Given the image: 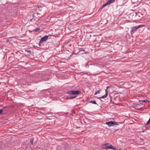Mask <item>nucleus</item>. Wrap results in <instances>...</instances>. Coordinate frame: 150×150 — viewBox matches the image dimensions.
I'll use <instances>...</instances> for the list:
<instances>
[{
  "label": "nucleus",
  "mask_w": 150,
  "mask_h": 150,
  "mask_svg": "<svg viewBox=\"0 0 150 150\" xmlns=\"http://www.w3.org/2000/svg\"><path fill=\"white\" fill-rule=\"evenodd\" d=\"M89 102L94 104H97V105H98V104L97 103L95 100H91L89 101Z\"/></svg>",
  "instance_id": "9b49d317"
},
{
  "label": "nucleus",
  "mask_w": 150,
  "mask_h": 150,
  "mask_svg": "<svg viewBox=\"0 0 150 150\" xmlns=\"http://www.w3.org/2000/svg\"><path fill=\"white\" fill-rule=\"evenodd\" d=\"M33 141H34V138L32 137V138H31L30 139V143L31 144H33Z\"/></svg>",
  "instance_id": "ddd939ff"
},
{
  "label": "nucleus",
  "mask_w": 150,
  "mask_h": 150,
  "mask_svg": "<svg viewBox=\"0 0 150 150\" xmlns=\"http://www.w3.org/2000/svg\"><path fill=\"white\" fill-rule=\"evenodd\" d=\"M37 13V14H38H38H40V13Z\"/></svg>",
  "instance_id": "2f4dec72"
},
{
  "label": "nucleus",
  "mask_w": 150,
  "mask_h": 150,
  "mask_svg": "<svg viewBox=\"0 0 150 150\" xmlns=\"http://www.w3.org/2000/svg\"><path fill=\"white\" fill-rule=\"evenodd\" d=\"M109 86H107L106 88V89H105V94L106 95V96H108V88H109Z\"/></svg>",
  "instance_id": "9d476101"
},
{
  "label": "nucleus",
  "mask_w": 150,
  "mask_h": 150,
  "mask_svg": "<svg viewBox=\"0 0 150 150\" xmlns=\"http://www.w3.org/2000/svg\"><path fill=\"white\" fill-rule=\"evenodd\" d=\"M81 93V92L80 91H74V95H78L80 94Z\"/></svg>",
  "instance_id": "423d86ee"
},
{
  "label": "nucleus",
  "mask_w": 150,
  "mask_h": 150,
  "mask_svg": "<svg viewBox=\"0 0 150 150\" xmlns=\"http://www.w3.org/2000/svg\"><path fill=\"white\" fill-rule=\"evenodd\" d=\"M104 7L103 5V6L101 7V9L103 8H104Z\"/></svg>",
  "instance_id": "cd10ccee"
},
{
  "label": "nucleus",
  "mask_w": 150,
  "mask_h": 150,
  "mask_svg": "<svg viewBox=\"0 0 150 150\" xmlns=\"http://www.w3.org/2000/svg\"><path fill=\"white\" fill-rule=\"evenodd\" d=\"M66 93L69 94L70 95H74V90H73L68 91L66 92Z\"/></svg>",
  "instance_id": "20e7f679"
},
{
  "label": "nucleus",
  "mask_w": 150,
  "mask_h": 150,
  "mask_svg": "<svg viewBox=\"0 0 150 150\" xmlns=\"http://www.w3.org/2000/svg\"><path fill=\"white\" fill-rule=\"evenodd\" d=\"M106 145H105L104 144L102 145V147L104 149H105L106 150L107 149V148H108V146H106Z\"/></svg>",
  "instance_id": "1a4fd4ad"
},
{
  "label": "nucleus",
  "mask_w": 150,
  "mask_h": 150,
  "mask_svg": "<svg viewBox=\"0 0 150 150\" xmlns=\"http://www.w3.org/2000/svg\"><path fill=\"white\" fill-rule=\"evenodd\" d=\"M79 51H84L83 48H79Z\"/></svg>",
  "instance_id": "6ab92c4d"
},
{
  "label": "nucleus",
  "mask_w": 150,
  "mask_h": 150,
  "mask_svg": "<svg viewBox=\"0 0 150 150\" xmlns=\"http://www.w3.org/2000/svg\"><path fill=\"white\" fill-rule=\"evenodd\" d=\"M49 36L46 35L42 38L40 40V43H42L44 42L45 41L48 39Z\"/></svg>",
  "instance_id": "f03ea898"
},
{
  "label": "nucleus",
  "mask_w": 150,
  "mask_h": 150,
  "mask_svg": "<svg viewBox=\"0 0 150 150\" xmlns=\"http://www.w3.org/2000/svg\"><path fill=\"white\" fill-rule=\"evenodd\" d=\"M25 51L26 52L28 53L29 54H31V51L30 50H26Z\"/></svg>",
  "instance_id": "dca6fc26"
},
{
  "label": "nucleus",
  "mask_w": 150,
  "mask_h": 150,
  "mask_svg": "<svg viewBox=\"0 0 150 150\" xmlns=\"http://www.w3.org/2000/svg\"><path fill=\"white\" fill-rule=\"evenodd\" d=\"M100 90H98L97 91H96V93H95L94 95H95L99 93H100Z\"/></svg>",
  "instance_id": "a211bd4d"
},
{
  "label": "nucleus",
  "mask_w": 150,
  "mask_h": 150,
  "mask_svg": "<svg viewBox=\"0 0 150 150\" xmlns=\"http://www.w3.org/2000/svg\"><path fill=\"white\" fill-rule=\"evenodd\" d=\"M107 96H106V95L105 94L103 96H102L99 97V98H103L106 97Z\"/></svg>",
  "instance_id": "2eb2a0df"
},
{
  "label": "nucleus",
  "mask_w": 150,
  "mask_h": 150,
  "mask_svg": "<svg viewBox=\"0 0 150 150\" xmlns=\"http://www.w3.org/2000/svg\"><path fill=\"white\" fill-rule=\"evenodd\" d=\"M141 26H142V25H140L138 26H135L132 27L131 28V32H132L133 31L136 30L137 29L139 28Z\"/></svg>",
  "instance_id": "7ed1b4c3"
},
{
  "label": "nucleus",
  "mask_w": 150,
  "mask_h": 150,
  "mask_svg": "<svg viewBox=\"0 0 150 150\" xmlns=\"http://www.w3.org/2000/svg\"><path fill=\"white\" fill-rule=\"evenodd\" d=\"M4 144V143L2 141L0 142V144Z\"/></svg>",
  "instance_id": "393cba45"
},
{
  "label": "nucleus",
  "mask_w": 150,
  "mask_h": 150,
  "mask_svg": "<svg viewBox=\"0 0 150 150\" xmlns=\"http://www.w3.org/2000/svg\"><path fill=\"white\" fill-rule=\"evenodd\" d=\"M40 28H36L34 30V31L35 32H38V31H40Z\"/></svg>",
  "instance_id": "f8f14e48"
},
{
  "label": "nucleus",
  "mask_w": 150,
  "mask_h": 150,
  "mask_svg": "<svg viewBox=\"0 0 150 150\" xmlns=\"http://www.w3.org/2000/svg\"><path fill=\"white\" fill-rule=\"evenodd\" d=\"M105 145H106V146H109V145L110 144V143H106V144H104Z\"/></svg>",
  "instance_id": "aec40b11"
},
{
  "label": "nucleus",
  "mask_w": 150,
  "mask_h": 150,
  "mask_svg": "<svg viewBox=\"0 0 150 150\" xmlns=\"http://www.w3.org/2000/svg\"><path fill=\"white\" fill-rule=\"evenodd\" d=\"M76 97H77V96H70L69 97H67L65 99L69 100V99H74V98H76Z\"/></svg>",
  "instance_id": "39448f33"
},
{
  "label": "nucleus",
  "mask_w": 150,
  "mask_h": 150,
  "mask_svg": "<svg viewBox=\"0 0 150 150\" xmlns=\"http://www.w3.org/2000/svg\"><path fill=\"white\" fill-rule=\"evenodd\" d=\"M3 110L2 109H0V114L3 112Z\"/></svg>",
  "instance_id": "4be33fe9"
},
{
  "label": "nucleus",
  "mask_w": 150,
  "mask_h": 150,
  "mask_svg": "<svg viewBox=\"0 0 150 150\" xmlns=\"http://www.w3.org/2000/svg\"><path fill=\"white\" fill-rule=\"evenodd\" d=\"M108 149H114V147L112 145H110L109 146H108Z\"/></svg>",
  "instance_id": "0eeeda50"
},
{
  "label": "nucleus",
  "mask_w": 150,
  "mask_h": 150,
  "mask_svg": "<svg viewBox=\"0 0 150 150\" xmlns=\"http://www.w3.org/2000/svg\"><path fill=\"white\" fill-rule=\"evenodd\" d=\"M103 6H104V7H105V6H106V5H105V4H103Z\"/></svg>",
  "instance_id": "bb28decb"
},
{
  "label": "nucleus",
  "mask_w": 150,
  "mask_h": 150,
  "mask_svg": "<svg viewBox=\"0 0 150 150\" xmlns=\"http://www.w3.org/2000/svg\"><path fill=\"white\" fill-rule=\"evenodd\" d=\"M139 102L141 101V102H145L146 101L149 102V100H139Z\"/></svg>",
  "instance_id": "4468645a"
},
{
  "label": "nucleus",
  "mask_w": 150,
  "mask_h": 150,
  "mask_svg": "<svg viewBox=\"0 0 150 150\" xmlns=\"http://www.w3.org/2000/svg\"><path fill=\"white\" fill-rule=\"evenodd\" d=\"M8 107V106H5L4 107V108H7Z\"/></svg>",
  "instance_id": "b1692460"
},
{
  "label": "nucleus",
  "mask_w": 150,
  "mask_h": 150,
  "mask_svg": "<svg viewBox=\"0 0 150 150\" xmlns=\"http://www.w3.org/2000/svg\"><path fill=\"white\" fill-rule=\"evenodd\" d=\"M150 123V117L149 118L148 121L146 123V125H148Z\"/></svg>",
  "instance_id": "f3484780"
},
{
  "label": "nucleus",
  "mask_w": 150,
  "mask_h": 150,
  "mask_svg": "<svg viewBox=\"0 0 150 150\" xmlns=\"http://www.w3.org/2000/svg\"><path fill=\"white\" fill-rule=\"evenodd\" d=\"M41 43H40V41H39V46H41Z\"/></svg>",
  "instance_id": "a878e982"
},
{
  "label": "nucleus",
  "mask_w": 150,
  "mask_h": 150,
  "mask_svg": "<svg viewBox=\"0 0 150 150\" xmlns=\"http://www.w3.org/2000/svg\"><path fill=\"white\" fill-rule=\"evenodd\" d=\"M114 149H113V150H121V149H117L116 148V147H114Z\"/></svg>",
  "instance_id": "5701e85b"
},
{
  "label": "nucleus",
  "mask_w": 150,
  "mask_h": 150,
  "mask_svg": "<svg viewBox=\"0 0 150 150\" xmlns=\"http://www.w3.org/2000/svg\"><path fill=\"white\" fill-rule=\"evenodd\" d=\"M105 5H106V6H107L108 5H109V3L108 2V1L106 2V3H105Z\"/></svg>",
  "instance_id": "412c9836"
},
{
  "label": "nucleus",
  "mask_w": 150,
  "mask_h": 150,
  "mask_svg": "<svg viewBox=\"0 0 150 150\" xmlns=\"http://www.w3.org/2000/svg\"><path fill=\"white\" fill-rule=\"evenodd\" d=\"M1 83H0V84H1Z\"/></svg>",
  "instance_id": "72a5a7b5"
},
{
  "label": "nucleus",
  "mask_w": 150,
  "mask_h": 150,
  "mask_svg": "<svg viewBox=\"0 0 150 150\" xmlns=\"http://www.w3.org/2000/svg\"><path fill=\"white\" fill-rule=\"evenodd\" d=\"M97 38H96L95 39V40L96 41H97Z\"/></svg>",
  "instance_id": "c85d7f7f"
},
{
  "label": "nucleus",
  "mask_w": 150,
  "mask_h": 150,
  "mask_svg": "<svg viewBox=\"0 0 150 150\" xmlns=\"http://www.w3.org/2000/svg\"><path fill=\"white\" fill-rule=\"evenodd\" d=\"M115 0H108V2L110 4H111L114 2L115 1Z\"/></svg>",
  "instance_id": "6e6552de"
},
{
  "label": "nucleus",
  "mask_w": 150,
  "mask_h": 150,
  "mask_svg": "<svg viewBox=\"0 0 150 150\" xmlns=\"http://www.w3.org/2000/svg\"><path fill=\"white\" fill-rule=\"evenodd\" d=\"M105 124L108 125L109 127L113 126L115 125H119L117 124V122L115 121H112L106 122Z\"/></svg>",
  "instance_id": "f257e3e1"
},
{
  "label": "nucleus",
  "mask_w": 150,
  "mask_h": 150,
  "mask_svg": "<svg viewBox=\"0 0 150 150\" xmlns=\"http://www.w3.org/2000/svg\"><path fill=\"white\" fill-rule=\"evenodd\" d=\"M138 110H141V108H139L138 109Z\"/></svg>",
  "instance_id": "7c9ffc66"
},
{
  "label": "nucleus",
  "mask_w": 150,
  "mask_h": 150,
  "mask_svg": "<svg viewBox=\"0 0 150 150\" xmlns=\"http://www.w3.org/2000/svg\"><path fill=\"white\" fill-rule=\"evenodd\" d=\"M11 54H14L13 53H11Z\"/></svg>",
  "instance_id": "473e14b6"
},
{
  "label": "nucleus",
  "mask_w": 150,
  "mask_h": 150,
  "mask_svg": "<svg viewBox=\"0 0 150 150\" xmlns=\"http://www.w3.org/2000/svg\"><path fill=\"white\" fill-rule=\"evenodd\" d=\"M33 19V18H32V19L30 20V21H32V20Z\"/></svg>",
  "instance_id": "c756f323"
}]
</instances>
